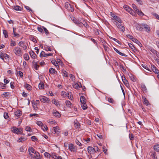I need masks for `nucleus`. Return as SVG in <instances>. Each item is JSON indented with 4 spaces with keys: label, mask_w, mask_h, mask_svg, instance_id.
<instances>
[{
    "label": "nucleus",
    "mask_w": 159,
    "mask_h": 159,
    "mask_svg": "<svg viewBox=\"0 0 159 159\" xmlns=\"http://www.w3.org/2000/svg\"><path fill=\"white\" fill-rule=\"evenodd\" d=\"M13 51L15 54L18 56H21L22 54L21 49L20 48H15Z\"/></svg>",
    "instance_id": "obj_1"
},
{
    "label": "nucleus",
    "mask_w": 159,
    "mask_h": 159,
    "mask_svg": "<svg viewBox=\"0 0 159 159\" xmlns=\"http://www.w3.org/2000/svg\"><path fill=\"white\" fill-rule=\"evenodd\" d=\"M40 101L43 102L49 103L50 102V100L46 97L43 96L40 97Z\"/></svg>",
    "instance_id": "obj_2"
},
{
    "label": "nucleus",
    "mask_w": 159,
    "mask_h": 159,
    "mask_svg": "<svg viewBox=\"0 0 159 159\" xmlns=\"http://www.w3.org/2000/svg\"><path fill=\"white\" fill-rule=\"evenodd\" d=\"M116 25L119 30L123 32L125 31V28L122 23H117Z\"/></svg>",
    "instance_id": "obj_3"
},
{
    "label": "nucleus",
    "mask_w": 159,
    "mask_h": 159,
    "mask_svg": "<svg viewBox=\"0 0 159 159\" xmlns=\"http://www.w3.org/2000/svg\"><path fill=\"white\" fill-rule=\"evenodd\" d=\"M71 18L72 20L75 24L78 25L80 26H82V23L80 22L79 20H76L74 17H72Z\"/></svg>",
    "instance_id": "obj_4"
},
{
    "label": "nucleus",
    "mask_w": 159,
    "mask_h": 159,
    "mask_svg": "<svg viewBox=\"0 0 159 159\" xmlns=\"http://www.w3.org/2000/svg\"><path fill=\"white\" fill-rule=\"evenodd\" d=\"M88 151L89 153L90 154L94 153L96 151V148L91 146H89L87 148Z\"/></svg>",
    "instance_id": "obj_5"
},
{
    "label": "nucleus",
    "mask_w": 159,
    "mask_h": 159,
    "mask_svg": "<svg viewBox=\"0 0 159 159\" xmlns=\"http://www.w3.org/2000/svg\"><path fill=\"white\" fill-rule=\"evenodd\" d=\"M65 7L66 9L70 11L71 12L74 11L73 8L71 7L70 5L68 2L65 3Z\"/></svg>",
    "instance_id": "obj_6"
},
{
    "label": "nucleus",
    "mask_w": 159,
    "mask_h": 159,
    "mask_svg": "<svg viewBox=\"0 0 159 159\" xmlns=\"http://www.w3.org/2000/svg\"><path fill=\"white\" fill-rule=\"evenodd\" d=\"M69 149L71 151L73 152H76L77 150L76 147L74 146V145L72 143L69 145Z\"/></svg>",
    "instance_id": "obj_7"
},
{
    "label": "nucleus",
    "mask_w": 159,
    "mask_h": 159,
    "mask_svg": "<svg viewBox=\"0 0 159 159\" xmlns=\"http://www.w3.org/2000/svg\"><path fill=\"white\" fill-rule=\"evenodd\" d=\"M53 55L52 53H49L48 54L45 53V52L43 51H42L40 54V57H45L49 56H52Z\"/></svg>",
    "instance_id": "obj_8"
},
{
    "label": "nucleus",
    "mask_w": 159,
    "mask_h": 159,
    "mask_svg": "<svg viewBox=\"0 0 159 159\" xmlns=\"http://www.w3.org/2000/svg\"><path fill=\"white\" fill-rule=\"evenodd\" d=\"M123 7L126 11L130 14H131L132 11H133L132 10L131 8L129 7L127 5H124Z\"/></svg>",
    "instance_id": "obj_9"
},
{
    "label": "nucleus",
    "mask_w": 159,
    "mask_h": 159,
    "mask_svg": "<svg viewBox=\"0 0 159 159\" xmlns=\"http://www.w3.org/2000/svg\"><path fill=\"white\" fill-rule=\"evenodd\" d=\"M18 44L20 47H22L24 50H26L27 47L23 42L20 41L19 42Z\"/></svg>",
    "instance_id": "obj_10"
},
{
    "label": "nucleus",
    "mask_w": 159,
    "mask_h": 159,
    "mask_svg": "<svg viewBox=\"0 0 159 159\" xmlns=\"http://www.w3.org/2000/svg\"><path fill=\"white\" fill-rule=\"evenodd\" d=\"M151 67L152 71L156 74L159 73V71L157 69L156 67L153 65H151Z\"/></svg>",
    "instance_id": "obj_11"
},
{
    "label": "nucleus",
    "mask_w": 159,
    "mask_h": 159,
    "mask_svg": "<svg viewBox=\"0 0 159 159\" xmlns=\"http://www.w3.org/2000/svg\"><path fill=\"white\" fill-rule=\"evenodd\" d=\"M141 88L143 93H146L147 92L146 87L144 84H141Z\"/></svg>",
    "instance_id": "obj_12"
},
{
    "label": "nucleus",
    "mask_w": 159,
    "mask_h": 159,
    "mask_svg": "<svg viewBox=\"0 0 159 159\" xmlns=\"http://www.w3.org/2000/svg\"><path fill=\"white\" fill-rule=\"evenodd\" d=\"M122 80L123 83L125 84V85L127 86L128 87L129 86V84L128 83V81L127 80L125 77H123L122 76Z\"/></svg>",
    "instance_id": "obj_13"
},
{
    "label": "nucleus",
    "mask_w": 159,
    "mask_h": 159,
    "mask_svg": "<svg viewBox=\"0 0 159 159\" xmlns=\"http://www.w3.org/2000/svg\"><path fill=\"white\" fill-rule=\"evenodd\" d=\"M34 154V159H35V158L39 159H41V156H40L39 153L37 151L35 152Z\"/></svg>",
    "instance_id": "obj_14"
},
{
    "label": "nucleus",
    "mask_w": 159,
    "mask_h": 159,
    "mask_svg": "<svg viewBox=\"0 0 159 159\" xmlns=\"http://www.w3.org/2000/svg\"><path fill=\"white\" fill-rule=\"evenodd\" d=\"M15 115L17 117V119L20 117V116L22 114V111L19 110H17L14 112Z\"/></svg>",
    "instance_id": "obj_15"
},
{
    "label": "nucleus",
    "mask_w": 159,
    "mask_h": 159,
    "mask_svg": "<svg viewBox=\"0 0 159 159\" xmlns=\"http://www.w3.org/2000/svg\"><path fill=\"white\" fill-rule=\"evenodd\" d=\"M142 27L143 28V29H146L147 32H149L150 31V28L147 25L145 24H142Z\"/></svg>",
    "instance_id": "obj_16"
},
{
    "label": "nucleus",
    "mask_w": 159,
    "mask_h": 159,
    "mask_svg": "<svg viewBox=\"0 0 159 159\" xmlns=\"http://www.w3.org/2000/svg\"><path fill=\"white\" fill-rule=\"evenodd\" d=\"M142 99L143 100V103L146 106H148L149 104L148 101L145 96H142Z\"/></svg>",
    "instance_id": "obj_17"
},
{
    "label": "nucleus",
    "mask_w": 159,
    "mask_h": 159,
    "mask_svg": "<svg viewBox=\"0 0 159 159\" xmlns=\"http://www.w3.org/2000/svg\"><path fill=\"white\" fill-rule=\"evenodd\" d=\"M52 113L54 116L57 118L60 117L61 116L59 112L56 110H53V111Z\"/></svg>",
    "instance_id": "obj_18"
},
{
    "label": "nucleus",
    "mask_w": 159,
    "mask_h": 159,
    "mask_svg": "<svg viewBox=\"0 0 159 159\" xmlns=\"http://www.w3.org/2000/svg\"><path fill=\"white\" fill-rule=\"evenodd\" d=\"M49 72L51 74H57V71L55 70V69L52 68H50L49 69Z\"/></svg>",
    "instance_id": "obj_19"
},
{
    "label": "nucleus",
    "mask_w": 159,
    "mask_h": 159,
    "mask_svg": "<svg viewBox=\"0 0 159 159\" xmlns=\"http://www.w3.org/2000/svg\"><path fill=\"white\" fill-rule=\"evenodd\" d=\"M52 129L54 131V133L56 134L59 132L58 130L60 129L58 126H57L53 127V129Z\"/></svg>",
    "instance_id": "obj_20"
},
{
    "label": "nucleus",
    "mask_w": 159,
    "mask_h": 159,
    "mask_svg": "<svg viewBox=\"0 0 159 159\" xmlns=\"http://www.w3.org/2000/svg\"><path fill=\"white\" fill-rule=\"evenodd\" d=\"M133 40L132 41H133L134 42H135L140 47H142V44L141 43L138 41L137 39L135 38L133 39Z\"/></svg>",
    "instance_id": "obj_21"
},
{
    "label": "nucleus",
    "mask_w": 159,
    "mask_h": 159,
    "mask_svg": "<svg viewBox=\"0 0 159 159\" xmlns=\"http://www.w3.org/2000/svg\"><path fill=\"white\" fill-rule=\"evenodd\" d=\"M135 11L139 15L141 16H143L144 15L141 11L138 9H136Z\"/></svg>",
    "instance_id": "obj_22"
},
{
    "label": "nucleus",
    "mask_w": 159,
    "mask_h": 159,
    "mask_svg": "<svg viewBox=\"0 0 159 159\" xmlns=\"http://www.w3.org/2000/svg\"><path fill=\"white\" fill-rule=\"evenodd\" d=\"M10 93L9 92L4 93L2 95V97L7 98L10 96Z\"/></svg>",
    "instance_id": "obj_23"
},
{
    "label": "nucleus",
    "mask_w": 159,
    "mask_h": 159,
    "mask_svg": "<svg viewBox=\"0 0 159 159\" xmlns=\"http://www.w3.org/2000/svg\"><path fill=\"white\" fill-rule=\"evenodd\" d=\"M13 9L16 11H21L22 8L19 6H14L13 7Z\"/></svg>",
    "instance_id": "obj_24"
},
{
    "label": "nucleus",
    "mask_w": 159,
    "mask_h": 159,
    "mask_svg": "<svg viewBox=\"0 0 159 159\" xmlns=\"http://www.w3.org/2000/svg\"><path fill=\"white\" fill-rule=\"evenodd\" d=\"M80 102L81 103H86V99L83 96H81L80 98Z\"/></svg>",
    "instance_id": "obj_25"
},
{
    "label": "nucleus",
    "mask_w": 159,
    "mask_h": 159,
    "mask_svg": "<svg viewBox=\"0 0 159 159\" xmlns=\"http://www.w3.org/2000/svg\"><path fill=\"white\" fill-rule=\"evenodd\" d=\"M24 86L29 91L30 90L31 88V86L28 84H25L24 85Z\"/></svg>",
    "instance_id": "obj_26"
},
{
    "label": "nucleus",
    "mask_w": 159,
    "mask_h": 159,
    "mask_svg": "<svg viewBox=\"0 0 159 159\" xmlns=\"http://www.w3.org/2000/svg\"><path fill=\"white\" fill-rule=\"evenodd\" d=\"M36 152V151H35L34 149L32 147L28 149V152H29L32 153L34 154L35 152Z\"/></svg>",
    "instance_id": "obj_27"
},
{
    "label": "nucleus",
    "mask_w": 159,
    "mask_h": 159,
    "mask_svg": "<svg viewBox=\"0 0 159 159\" xmlns=\"http://www.w3.org/2000/svg\"><path fill=\"white\" fill-rule=\"evenodd\" d=\"M153 148L155 151L159 152V144H156L153 146Z\"/></svg>",
    "instance_id": "obj_28"
},
{
    "label": "nucleus",
    "mask_w": 159,
    "mask_h": 159,
    "mask_svg": "<svg viewBox=\"0 0 159 159\" xmlns=\"http://www.w3.org/2000/svg\"><path fill=\"white\" fill-rule=\"evenodd\" d=\"M30 54L31 57L33 58L34 59L35 58V57L36 56V55L33 51L30 52Z\"/></svg>",
    "instance_id": "obj_29"
},
{
    "label": "nucleus",
    "mask_w": 159,
    "mask_h": 159,
    "mask_svg": "<svg viewBox=\"0 0 159 159\" xmlns=\"http://www.w3.org/2000/svg\"><path fill=\"white\" fill-rule=\"evenodd\" d=\"M51 62L57 68L59 67V65L56 61L55 60H52Z\"/></svg>",
    "instance_id": "obj_30"
},
{
    "label": "nucleus",
    "mask_w": 159,
    "mask_h": 159,
    "mask_svg": "<svg viewBox=\"0 0 159 159\" xmlns=\"http://www.w3.org/2000/svg\"><path fill=\"white\" fill-rule=\"evenodd\" d=\"M81 106L82 109L84 110H86L87 108V106L86 104V103H81Z\"/></svg>",
    "instance_id": "obj_31"
},
{
    "label": "nucleus",
    "mask_w": 159,
    "mask_h": 159,
    "mask_svg": "<svg viewBox=\"0 0 159 159\" xmlns=\"http://www.w3.org/2000/svg\"><path fill=\"white\" fill-rule=\"evenodd\" d=\"M52 102L57 106L58 105H60L58 101H57L55 99H53L52 100Z\"/></svg>",
    "instance_id": "obj_32"
},
{
    "label": "nucleus",
    "mask_w": 159,
    "mask_h": 159,
    "mask_svg": "<svg viewBox=\"0 0 159 159\" xmlns=\"http://www.w3.org/2000/svg\"><path fill=\"white\" fill-rule=\"evenodd\" d=\"M74 123L75 125V127L76 128H79V126H80V123H79L78 121L76 120L74 122Z\"/></svg>",
    "instance_id": "obj_33"
},
{
    "label": "nucleus",
    "mask_w": 159,
    "mask_h": 159,
    "mask_svg": "<svg viewBox=\"0 0 159 159\" xmlns=\"http://www.w3.org/2000/svg\"><path fill=\"white\" fill-rule=\"evenodd\" d=\"M24 58L26 61H28L29 60L30 58L27 54H25L24 55Z\"/></svg>",
    "instance_id": "obj_34"
},
{
    "label": "nucleus",
    "mask_w": 159,
    "mask_h": 159,
    "mask_svg": "<svg viewBox=\"0 0 159 159\" xmlns=\"http://www.w3.org/2000/svg\"><path fill=\"white\" fill-rule=\"evenodd\" d=\"M44 84L43 83H40L39 85V87L40 89H43L44 87Z\"/></svg>",
    "instance_id": "obj_35"
},
{
    "label": "nucleus",
    "mask_w": 159,
    "mask_h": 159,
    "mask_svg": "<svg viewBox=\"0 0 159 159\" xmlns=\"http://www.w3.org/2000/svg\"><path fill=\"white\" fill-rule=\"evenodd\" d=\"M41 129L44 131H47L48 129V128L46 125H44L43 124L41 126Z\"/></svg>",
    "instance_id": "obj_36"
},
{
    "label": "nucleus",
    "mask_w": 159,
    "mask_h": 159,
    "mask_svg": "<svg viewBox=\"0 0 159 159\" xmlns=\"http://www.w3.org/2000/svg\"><path fill=\"white\" fill-rule=\"evenodd\" d=\"M129 76L131 80H132L133 81L135 82L136 81V79L134 76L131 74L130 75H129Z\"/></svg>",
    "instance_id": "obj_37"
},
{
    "label": "nucleus",
    "mask_w": 159,
    "mask_h": 159,
    "mask_svg": "<svg viewBox=\"0 0 159 159\" xmlns=\"http://www.w3.org/2000/svg\"><path fill=\"white\" fill-rule=\"evenodd\" d=\"M44 49L45 50L47 51H51V49L50 48V47L47 46L46 45L44 47Z\"/></svg>",
    "instance_id": "obj_38"
},
{
    "label": "nucleus",
    "mask_w": 159,
    "mask_h": 159,
    "mask_svg": "<svg viewBox=\"0 0 159 159\" xmlns=\"http://www.w3.org/2000/svg\"><path fill=\"white\" fill-rule=\"evenodd\" d=\"M73 87L75 89H78L80 88L79 84L77 83H75L73 85Z\"/></svg>",
    "instance_id": "obj_39"
},
{
    "label": "nucleus",
    "mask_w": 159,
    "mask_h": 159,
    "mask_svg": "<svg viewBox=\"0 0 159 159\" xmlns=\"http://www.w3.org/2000/svg\"><path fill=\"white\" fill-rule=\"evenodd\" d=\"M12 131L15 133L16 134H19V132H18V128H14L12 130Z\"/></svg>",
    "instance_id": "obj_40"
},
{
    "label": "nucleus",
    "mask_w": 159,
    "mask_h": 159,
    "mask_svg": "<svg viewBox=\"0 0 159 159\" xmlns=\"http://www.w3.org/2000/svg\"><path fill=\"white\" fill-rule=\"evenodd\" d=\"M66 104L67 106H68L69 107H71V106L72 105V104L71 102L67 100L66 101Z\"/></svg>",
    "instance_id": "obj_41"
},
{
    "label": "nucleus",
    "mask_w": 159,
    "mask_h": 159,
    "mask_svg": "<svg viewBox=\"0 0 159 159\" xmlns=\"http://www.w3.org/2000/svg\"><path fill=\"white\" fill-rule=\"evenodd\" d=\"M62 72L64 74V75L66 77L68 76V75L67 72L65 70H62Z\"/></svg>",
    "instance_id": "obj_42"
},
{
    "label": "nucleus",
    "mask_w": 159,
    "mask_h": 159,
    "mask_svg": "<svg viewBox=\"0 0 159 159\" xmlns=\"http://www.w3.org/2000/svg\"><path fill=\"white\" fill-rule=\"evenodd\" d=\"M142 66L143 68H144V69L147 70L148 71L150 72L151 71V70L149 69L148 68V67L147 65H142Z\"/></svg>",
    "instance_id": "obj_43"
},
{
    "label": "nucleus",
    "mask_w": 159,
    "mask_h": 159,
    "mask_svg": "<svg viewBox=\"0 0 159 159\" xmlns=\"http://www.w3.org/2000/svg\"><path fill=\"white\" fill-rule=\"evenodd\" d=\"M3 34L4 35L5 37V38H7L8 37V34H7V31L5 30H3Z\"/></svg>",
    "instance_id": "obj_44"
},
{
    "label": "nucleus",
    "mask_w": 159,
    "mask_h": 159,
    "mask_svg": "<svg viewBox=\"0 0 159 159\" xmlns=\"http://www.w3.org/2000/svg\"><path fill=\"white\" fill-rule=\"evenodd\" d=\"M6 84H4L2 83H0V87L2 89H4L6 88Z\"/></svg>",
    "instance_id": "obj_45"
},
{
    "label": "nucleus",
    "mask_w": 159,
    "mask_h": 159,
    "mask_svg": "<svg viewBox=\"0 0 159 159\" xmlns=\"http://www.w3.org/2000/svg\"><path fill=\"white\" fill-rule=\"evenodd\" d=\"M38 30L40 32L43 33H44V31L43 30V28H42L41 27H38L37 28Z\"/></svg>",
    "instance_id": "obj_46"
},
{
    "label": "nucleus",
    "mask_w": 159,
    "mask_h": 159,
    "mask_svg": "<svg viewBox=\"0 0 159 159\" xmlns=\"http://www.w3.org/2000/svg\"><path fill=\"white\" fill-rule=\"evenodd\" d=\"M25 138L23 137H21L17 141L19 142L24 141L25 140Z\"/></svg>",
    "instance_id": "obj_47"
},
{
    "label": "nucleus",
    "mask_w": 159,
    "mask_h": 159,
    "mask_svg": "<svg viewBox=\"0 0 159 159\" xmlns=\"http://www.w3.org/2000/svg\"><path fill=\"white\" fill-rule=\"evenodd\" d=\"M142 25H139V26L137 27V29L139 30V31H142L143 29V28L142 27Z\"/></svg>",
    "instance_id": "obj_48"
},
{
    "label": "nucleus",
    "mask_w": 159,
    "mask_h": 159,
    "mask_svg": "<svg viewBox=\"0 0 159 159\" xmlns=\"http://www.w3.org/2000/svg\"><path fill=\"white\" fill-rule=\"evenodd\" d=\"M150 51L152 52L153 54H156V53L157 52V51L155 50L153 48H152L150 49Z\"/></svg>",
    "instance_id": "obj_49"
},
{
    "label": "nucleus",
    "mask_w": 159,
    "mask_h": 159,
    "mask_svg": "<svg viewBox=\"0 0 159 159\" xmlns=\"http://www.w3.org/2000/svg\"><path fill=\"white\" fill-rule=\"evenodd\" d=\"M43 29L44 33L45 32L46 34H48L49 33L48 31L45 27H43Z\"/></svg>",
    "instance_id": "obj_50"
},
{
    "label": "nucleus",
    "mask_w": 159,
    "mask_h": 159,
    "mask_svg": "<svg viewBox=\"0 0 159 159\" xmlns=\"http://www.w3.org/2000/svg\"><path fill=\"white\" fill-rule=\"evenodd\" d=\"M33 104V107L35 110H37V105H36L35 103H34L33 101H32Z\"/></svg>",
    "instance_id": "obj_51"
},
{
    "label": "nucleus",
    "mask_w": 159,
    "mask_h": 159,
    "mask_svg": "<svg viewBox=\"0 0 159 159\" xmlns=\"http://www.w3.org/2000/svg\"><path fill=\"white\" fill-rule=\"evenodd\" d=\"M4 117L5 119H7L9 117L8 113H4Z\"/></svg>",
    "instance_id": "obj_52"
},
{
    "label": "nucleus",
    "mask_w": 159,
    "mask_h": 159,
    "mask_svg": "<svg viewBox=\"0 0 159 159\" xmlns=\"http://www.w3.org/2000/svg\"><path fill=\"white\" fill-rule=\"evenodd\" d=\"M108 101L109 102L111 103H113L114 101L113 99L111 98H108Z\"/></svg>",
    "instance_id": "obj_53"
},
{
    "label": "nucleus",
    "mask_w": 159,
    "mask_h": 159,
    "mask_svg": "<svg viewBox=\"0 0 159 159\" xmlns=\"http://www.w3.org/2000/svg\"><path fill=\"white\" fill-rule=\"evenodd\" d=\"M25 129L27 131H31V128L29 126H26L25 128Z\"/></svg>",
    "instance_id": "obj_54"
},
{
    "label": "nucleus",
    "mask_w": 159,
    "mask_h": 159,
    "mask_svg": "<svg viewBox=\"0 0 159 159\" xmlns=\"http://www.w3.org/2000/svg\"><path fill=\"white\" fill-rule=\"evenodd\" d=\"M36 124L39 126H41V127L43 125V123L42 122L40 121H38L36 122Z\"/></svg>",
    "instance_id": "obj_55"
},
{
    "label": "nucleus",
    "mask_w": 159,
    "mask_h": 159,
    "mask_svg": "<svg viewBox=\"0 0 159 159\" xmlns=\"http://www.w3.org/2000/svg\"><path fill=\"white\" fill-rule=\"evenodd\" d=\"M129 139L131 140H133L134 139V137L133 135L132 134H129Z\"/></svg>",
    "instance_id": "obj_56"
},
{
    "label": "nucleus",
    "mask_w": 159,
    "mask_h": 159,
    "mask_svg": "<svg viewBox=\"0 0 159 159\" xmlns=\"http://www.w3.org/2000/svg\"><path fill=\"white\" fill-rule=\"evenodd\" d=\"M39 67V66L36 63H35L34 65V68L35 70H37L38 69V68Z\"/></svg>",
    "instance_id": "obj_57"
},
{
    "label": "nucleus",
    "mask_w": 159,
    "mask_h": 159,
    "mask_svg": "<svg viewBox=\"0 0 159 159\" xmlns=\"http://www.w3.org/2000/svg\"><path fill=\"white\" fill-rule=\"evenodd\" d=\"M152 15L153 16H155L157 19L159 17V16L158 14L155 13H152Z\"/></svg>",
    "instance_id": "obj_58"
},
{
    "label": "nucleus",
    "mask_w": 159,
    "mask_h": 159,
    "mask_svg": "<svg viewBox=\"0 0 159 159\" xmlns=\"http://www.w3.org/2000/svg\"><path fill=\"white\" fill-rule=\"evenodd\" d=\"M75 142L76 144L78 145L79 146H81V143L77 139L75 140Z\"/></svg>",
    "instance_id": "obj_59"
},
{
    "label": "nucleus",
    "mask_w": 159,
    "mask_h": 159,
    "mask_svg": "<svg viewBox=\"0 0 159 159\" xmlns=\"http://www.w3.org/2000/svg\"><path fill=\"white\" fill-rule=\"evenodd\" d=\"M25 7L26 10L32 12V10L30 8L29 6H25Z\"/></svg>",
    "instance_id": "obj_60"
},
{
    "label": "nucleus",
    "mask_w": 159,
    "mask_h": 159,
    "mask_svg": "<svg viewBox=\"0 0 159 159\" xmlns=\"http://www.w3.org/2000/svg\"><path fill=\"white\" fill-rule=\"evenodd\" d=\"M16 45L15 42L14 41H13L12 40L11 41V46H15Z\"/></svg>",
    "instance_id": "obj_61"
},
{
    "label": "nucleus",
    "mask_w": 159,
    "mask_h": 159,
    "mask_svg": "<svg viewBox=\"0 0 159 159\" xmlns=\"http://www.w3.org/2000/svg\"><path fill=\"white\" fill-rule=\"evenodd\" d=\"M52 157L54 159H56L57 157V155L55 153H53L52 154Z\"/></svg>",
    "instance_id": "obj_62"
},
{
    "label": "nucleus",
    "mask_w": 159,
    "mask_h": 159,
    "mask_svg": "<svg viewBox=\"0 0 159 159\" xmlns=\"http://www.w3.org/2000/svg\"><path fill=\"white\" fill-rule=\"evenodd\" d=\"M128 45L131 49H133L134 48L133 45L131 43H129Z\"/></svg>",
    "instance_id": "obj_63"
},
{
    "label": "nucleus",
    "mask_w": 159,
    "mask_h": 159,
    "mask_svg": "<svg viewBox=\"0 0 159 159\" xmlns=\"http://www.w3.org/2000/svg\"><path fill=\"white\" fill-rule=\"evenodd\" d=\"M18 74L19 75L20 77H22L23 76V73L21 72V71H19L18 72Z\"/></svg>",
    "instance_id": "obj_64"
}]
</instances>
